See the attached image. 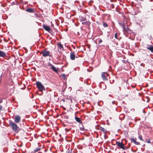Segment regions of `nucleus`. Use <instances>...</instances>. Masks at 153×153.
<instances>
[{
  "instance_id": "1",
  "label": "nucleus",
  "mask_w": 153,
  "mask_h": 153,
  "mask_svg": "<svg viewBox=\"0 0 153 153\" xmlns=\"http://www.w3.org/2000/svg\"><path fill=\"white\" fill-rule=\"evenodd\" d=\"M9 126L12 130L14 131L18 132L19 131V127L16 123L11 120L9 121Z\"/></svg>"
},
{
  "instance_id": "2",
  "label": "nucleus",
  "mask_w": 153,
  "mask_h": 153,
  "mask_svg": "<svg viewBox=\"0 0 153 153\" xmlns=\"http://www.w3.org/2000/svg\"><path fill=\"white\" fill-rule=\"evenodd\" d=\"M36 85L39 91L42 92L44 90H45L44 86L40 82H36Z\"/></svg>"
},
{
  "instance_id": "3",
  "label": "nucleus",
  "mask_w": 153,
  "mask_h": 153,
  "mask_svg": "<svg viewBox=\"0 0 153 153\" xmlns=\"http://www.w3.org/2000/svg\"><path fill=\"white\" fill-rule=\"evenodd\" d=\"M41 54H42V56L45 57L49 56V57L51 56L50 52L49 51H46L45 50H43L40 52Z\"/></svg>"
},
{
  "instance_id": "4",
  "label": "nucleus",
  "mask_w": 153,
  "mask_h": 153,
  "mask_svg": "<svg viewBox=\"0 0 153 153\" xmlns=\"http://www.w3.org/2000/svg\"><path fill=\"white\" fill-rule=\"evenodd\" d=\"M48 66L51 67V69L53 71L56 73H58L59 69L58 68H56V67L50 63L48 64Z\"/></svg>"
},
{
  "instance_id": "5",
  "label": "nucleus",
  "mask_w": 153,
  "mask_h": 153,
  "mask_svg": "<svg viewBox=\"0 0 153 153\" xmlns=\"http://www.w3.org/2000/svg\"><path fill=\"white\" fill-rule=\"evenodd\" d=\"M116 144L117 145V146L118 147H120V148H121L123 149V150L126 149L125 146H124V145L123 144V143L122 142H120L117 141L116 142Z\"/></svg>"
},
{
  "instance_id": "6",
  "label": "nucleus",
  "mask_w": 153,
  "mask_h": 153,
  "mask_svg": "<svg viewBox=\"0 0 153 153\" xmlns=\"http://www.w3.org/2000/svg\"><path fill=\"white\" fill-rule=\"evenodd\" d=\"M21 120V117L19 115H16L14 118L15 122L17 123H18L20 122Z\"/></svg>"
},
{
  "instance_id": "7",
  "label": "nucleus",
  "mask_w": 153,
  "mask_h": 153,
  "mask_svg": "<svg viewBox=\"0 0 153 153\" xmlns=\"http://www.w3.org/2000/svg\"><path fill=\"white\" fill-rule=\"evenodd\" d=\"M108 75V74L106 73L103 72L101 76L103 80H107L108 79L106 77Z\"/></svg>"
},
{
  "instance_id": "8",
  "label": "nucleus",
  "mask_w": 153,
  "mask_h": 153,
  "mask_svg": "<svg viewBox=\"0 0 153 153\" xmlns=\"http://www.w3.org/2000/svg\"><path fill=\"white\" fill-rule=\"evenodd\" d=\"M43 28L46 31L48 32H50V30H51L50 27L46 25H43Z\"/></svg>"
},
{
  "instance_id": "9",
  "label": "nucleus",
  "mask_w": 153,
  "mask_h": 153,
  "mask_svg": "<svg viewBox=\"0 0 153 153\" xmlns=\"http://www.w3.org/2000/svg\"><path fill=\"white\" fill-rule=\"evenodd\" d=\"M70 59L72 60H74L75 59V53L74 52H72L70 53Z\"/></svg>"
},
{
  "instance_id": "10",
  "label": "nucleus",
  "mask_w": 153,
  "mask_h": 153,
  "mask_svg": "<svg viewBox=\"0 0 153 153\" xmlns=\"http://www.w3.org/2000/svg\"><path fill=\"white\" fill-rule=\"evenodd\" d=\"M6 56V54L3 51L0 50V57H4Z\"/></svg>"
},
{
  "instance_id": "11",
  "label": "nucleus",
  "mask_w": 153,
  "mask_h": 153,
  "mask_svg": "<svg viewBox=\"0 0 153 153\" xmlns=\"http://www.w3.org/2000/svg\"><path fill=\"white\" fill-rule=\"evenodd\" d=\"M98 129L101 131H102L104 133H106L107 132V130L105 128L102 127L100 126H99Z\"/></svg>"
},
{
  "instance_id": "12",
  "label": "nucleus",
  "mask_w": 153,
  "mask_h": 153,
  "mask_svg": "<svg viewBox=\"0 0 153 153\" xmlns=\"http://www.w3.org/2000/svg\"><path fill=\"white\" fill-rule=\"evenodd\" d=\"M75 120H76V122H78L80 123H82V122L81 121V120H80L79 118L76 116L75 117Z\"/></svg>"
},
{
  "instance_id": "13",
  "label": "nucleus",
  "mask_w": 153,
  "mask_h": 153,
  "mask_svg": "<svg viewBox=\"0 0 153 153\" xmlns=\"http://www.w3.org/2000/svg\"><path fill=\"white\" fill-rule=\"evenodd\" d=\"M58 46L59 47V48L63 50H64L63 47L62 45L60 43H58L57 44Z\"/></svg>"
},
{
  "instance_id": "14",
  "label": "nucleus",
  "mask_w": 153,
  "mask_h": 153,
  "mask_svg": "<svg viewBox=\"0 0 153 153\" xmlns=\"http://www.w3.org/2000/svg\"><path fill=\"white\" fill-rule=\"evenodd\" d=\"M131 139V141L132 142H134V143L136 145H139L140 144V143L137 142L133 138H132Z\"/></svg>"
},
{
  "instance_id": "15",
  "label": "nucleus",
  "mask_w": 153,
  "mask_h": 153,
  "mask_svg": "<svg viewBox=\"0 0 153 153\" xmlns=\"http://www.w3.org/2000/svg\"><path fill=\"white\" fill-rule=\"evenodd\" d=\"M146 48L150 50L152 52H153V46H151L150 47H147Z\"/></svg>"
},
{
  "instance_id": "16",
  "label": "nucleus",
  "mask_w": 153,
  "mask_h": 153,
  "mask_svg": "<svg viewBox=\"0 0 153 153\" xmlns=\"http://www.w3.org/2000/svg\"><path fill=\"white\" fill-rule=\"evenodd\" d=\"M27 11L29 12H30V13H32V12H33V9H32L30 8H29L27 9Z\"/></svg>"
},
{
  "instance_id": "17",
  "label": "nucleus",
  "mask_w": 153,
  "mask_h": 153,
  "mask_svg": "<svg viewBox=\"0 0 153 153\" xmlns=\"http://www.w3.org/2000/svg\"><path fill=\"white\" fill-rule=\"evenodd\" d=\"M80 19L81 21H84L86 20V19L85 17L82 16L80 17Z\"/></svg>"
},
{
  "instance_id": "18",
  "label": "nucleus",
  "mask_w": 153,
  "mask_h": 153,
  "mask_svg": "<svg viewBox=\"0 0 153 153\" xmlns=\"http://www.w3.org/2000/svg\"><path fill=\"white\" fill-rule=\"evenodd\" d=\"M119 25L120 26H121L122 27L124 28V26H125V24L124 23H119Z\"/></svg>"
},
{
  "instance_id": "19",
  "label": "nucleus",
  "mask_w": 153,
  "mask_h": 153,
  "mask_svg": "<svg viewBox=\"0 0 153 153\" xmlns=\"http://www.w3.org/2000/svg\"><path fill=\"white\" fill-rule=\"evenodd\" d=\"M40 149L39 148H36L34 150V152H36L38 151H39Z\"/></svg>"
},
{
  "instance_id": "20",
  "label": "nucleus",
  "mask_w": 153,
  "mask_h": 153,
  "mask_svg": "<svg viewBox=\"0 0 153 153\" xmlns=\"http://www.w3.org/2000/svg\"><path fill=\"white\" fill-rule=\"evenodd\" d=\"M103 25L104 27H108V25L105 22H103Z\"/></svg>"
},
{
  "instance_id": "21",
  "label": "nucleus",
  "mask_w": 153,
  "mask_h": 153,
  "mask_svg": "<svg viewBox=\"0 0 153 153\" xmlns=\"http://www.w3.org/2000/svg\"><path fill=\"white\" fill-rule=\"evenodd\" d=\"M122 28L123 29V31H127L128 29V27L126 28L125 27V26H124V28L123 27Z\"/></svg>"
},
{
  "instance_id": "22",
  "label": "nucleus",
  "mask_w": 153,
  "mask_h": 153,
  "mask_svg": "<svg viewBox=\"0 0 153 153\" xmlns=\"http://www.w3.org/2000/svg\"><path fill=\"white\" fill-rule=\"evenodd\" d=\"M138 138L140 139L142 141H143V139L142 136L141 135H139Z\"/></svg>"
},
{
  "instance_id": "23",
  "label": "nucleus",
  "mask_w": 153,
  "mask_h": 153,
  "mask_svg": "<svg viewBox=\"0 0 153 153\" xmlns=\"http://www.w3.org/2000/svg\"><path fill=\"white\" fill-rule=\"evenodd\" d=\"M79 129L81 131H84L85 130V128L83 126H82V127H80L79 128Z\"/></svg>"
},
{
  "instance_id": "24",
  "label": "nucleus",
  "mask_w": 153,
  "mask_h": 153,
  "mask_svg": "<svg viewBox=\"0 0 153 153\" xmlns=\"http://www.w3.org/2000/svg\"><path fill=\"white\" fill-rule=\"evenodd\" d=\"M62 76L64 78V79H66V75L65 74H63L62 75Z\"/></svg>"
},
{
  "instance_id": "25",
  "label": "nucleus",
  "mask_w": 153,
  "mask_h": 153,
  "mask_svg": "<svg viewBox=\"0 0 153 153\" xmlns=\"http://www.w3.org/2000/svg\"><path fill=\"white\" fill-rule=\"evenodd\" d=\"M114 4H112L110 5V7L111 8H114Z\"/></svg>"
},
{
  "instance_id": "26",
  "label": "nucleus",
  "mask_w": 153,
  "mask_h": 153,
  "mask_svg": "<svg viewBox=\"0 0 153 153\" xmlns=\"http://www.w3.org/2000/svg\"><path fill=\"white\" fill-rule=\"evenodd\" d=\"M114 37H115V38L116 39H118V38H117V33H116L115 34Z\"/></svg>"
},
{
  "instance_id": "27",
  "label": "nucleus",
  "mask_w": 153,
  "mask_h": 153,
  "mask_svg": "<svg viewBox=\"0 0 153 153\" xmlns=\"http://www.w3.org/2000/svg\"><path fill=\"white\" fill-rule=\"evenodd\" d=\"M102 40L100 39L99 41V43H100L102 42Z\"/></svg>"
},
{
  "instance_id": "28",
  "label": "nucleus",
  "mask_w": 153,
  "mask_h": 153,
  "mask_svg": "<svg viewBox=\"0 0 153 153\" xmlns=\"http://www.w3.org/2000/svg\"><path fill=\"white\" fill-rule=\"evenodd\" d=\"M146 143H150V140L149 139L146 141Z\"/></svg>"
},
{
  "instance_id": "29",
  "label": "nucleus",
  "mask_w": 153,
  "mask_h": 153,
  "mask_svg": "<svg viewBox=\"0 0 153 153\" xmlns=\"http://www.w3.org/2000/svg\"><path fill=\"white\" fill-rule=\"evenodd\" d=\"M94 93H95V94H98V92H97H97H95H95H94Z\"/></svg>"
},
{
  "instance_id": "30",
  "label": "nucleus",
  "mask_w": 153,
  "mask_h": 153,
  "mask_svg": "<svg viewBox=\"0 0 153 153\" xmlns=\"http://www.w3.org/2000/svg\"><path fill=\"white\" fill-rule=\"evenodd\" d=\"M122 61L123 63H126V61L125 60H122Z\"/></svg>"
},
{
  "instance_id": "31",
  "label": "nucleus",
  "mask_w": 153,
  "mask_h": 153,
  "mask_svg": "<svg viewBox=\"0 0 153 153\" xmlns=\"http://www.w3.org/2000/svg\"><path fill=\"white\" fill-rule=\"evenodd\" d=\"M85 22H82V24H84L85 23Z\"/></svg>"
},
{
  "instance_id": "32",
  "label": "nucleus",
  "mask_w": 153,
  "mask_h": 153,
  "mask_svg": "<svg viewBox=\"0 0 153 153\" xmlns=\"http://www.w3.org/2000/svg\"><path fill=\"white\" fill-rule=\"evenodd\" d=\"M112 103L113 104H114V101L112 102Z\"/></svg>"
},
{
  "instance_id": "33",
  "label": "nucleus",
  "mask_w": 153,
  "mask_h": 153,
  "mask_svg": "<svg viewBox=\"0 0 153 153\" xmlns=\"http://www.w3.org/2000/svg\"><path fill=\"white\" fill-rule=\"evenodd\" d=\"M143 112L145 113V111H143Z\"/></svg>"
},
{
  "instance_id": "34",
  "label": "nucleus",
  "mask_w": 153,
  "mask_h": 153,
  "mask_svg": "<svg viewBox=\"0 0 153 153\" xmlns=\"http://www.w3.org/2000/svg\"><path fill=\"white\" fill-rule=\"evenodd\" d=\"M68 153H71V152H68Z\"/></svg>"
},
{
  "instance_id": "35",
  "label": "nucleus",
  "mask_w": 153,
  "mask_h": 153,
  "mask_svg": "<svg viewBox=\"0 0 153 153\" xmlns=\"http://www.w3.org/2000/svg\"><path fill=\"white\" fill-rule=\"evenodd\" d=\"M1 101L0 100V103H1Z\"/></svg>"
},
{
  "instance_id": "36",
  "label": "nucleus",
  "mask_w": 153,
  "mask_h": 153,
  "mask_svg": "<svg viewBox=\"0 0 153 153\" xmlns=\"http://www.w3.org/2000/svg\"><path fill=\"white\" fill-rule=\"evenodd\" d=\"M144 145L143 146V147H144Z\"/></svg>"
}]
</instances>
